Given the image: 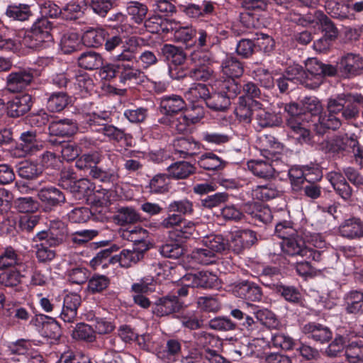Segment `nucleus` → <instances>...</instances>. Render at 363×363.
Segmentation results:
<instances>
[{"label":"nucleus","instance_id":"1","mask_svg":"<svg viewBox=\"0 0 363 363\" xmlns=\"http://www.w3.org/2000/svg\"><path fill=\"white\" fill-rule=\"evenodd\" d=\"M102 159L99 152L94 151L84 154L75 162V166L79 169H88L91 178L106 185L107 187L114 185L118 181L120 176L118 168L112 165L108 168L98 167Z\"/></svg>","mask_w":363,"mask_h":363},{"label":"nucleus","instance_id":"2","mask_svg":"<svg viewBox=\"0 0 363 363\" xmlns=\"http://www.w3.org/2000/svg\"><path fill=\"white\" fill-rule=\"evenodd\" d=\"M286 19L291 23L303 27H308L315 23L325 33L324 37L329 40H335L338 35V30L334 23L320 10L315 11L314 13L307 12L304 14L292 10L287 14Z\"/></svg>","mask_w":363,"mask_h":363},{"label":"nucleus","instance_id":"3","mask_svg":"<svg viewBox=\"0 0 363 363\" xmlns=\"http://www.w3.org/2000/svg\"><path fill=\"white\" fill-rule=\"evenodd\" d=\"M265 160H253L247 162V167L257 177L269 179L274 177V173L284 172L287 165L284 162L285 155L279 152L264 150Z\"/></svg>","mask_w":363,"mask_h":363},{"label":"nucleus","instance_id":"4","mask_svg":"<svg viewBox=\"0 0 363 363\" xmlns=\"http://www.w3.org/2000/svg\"><path fill=\"white\" fill-rule=\"evenodd\" d=\"M241 91V85L235 80L225 79L219 84L218 91L210 94L205 104L210 109L223 111L228 108L230 100L235 99Z\"/></svg>","mask_w":363,"mask_h":363},{"label":"nucleus","instance_id":"5","mask_svg":"<svg viewBox=\"0 0 363 363\" xmlns=\"http://www.w3.org/2000/svg\"><path fill=\"white\" fill-rule=\"evenodd\" d=\"M52 23L46 18L38 19L30 30L26 31L22 43L26 47L39 50L45 48L52 43Z\"/></svg>","mask_w":363,"mask_h":363},{"label":"nucleus","instance_id":"6","mask_svg":"<svg viewBox=\"0 0 363 363\" xmlns=\"http://www.w3.org/2000/svg\"><path fill=\"white\" fill-rule=\"evenodd\" d=\"M217 281L216 275L207 272L201 271L196 274L189 273L183 276L177 284L178 295H187L194 294L195 288L211 289Z\"/></svg>","mask_w":363,"mask_h":363},{"label":"nucleus","instance_id":"7","mask_svg":"<svg viewBox=\"0 0 363 363\" xmlns=\"http://www.w3.org/2000/svg\"><path fill=\"white\" fill-rule=\"evenodd\" d=\"M67 235V228L64 222L60 220H52L47 230L38 232L33 238L34 242H45L49 247L61 245Z\"/></svg>","mask_w":363,"mask_h":363},{"label":"nucleus","instance_id":"8","mask_svg":"<svg viewBox=\"0 0 363 363\" xmlns=\"http://www.w3.org/2000/svg\"><path fill=\"white\" fill-rule=\"evenodd\" d=\"M338 71L344 78L350 79L363 73V57L359 55L347 53L342 55L337 63Z\"/></svg>","mask_w":363,"mask_h":363},{"label":"nucleus","instance_id":"9","mask_svg":"<svg viewBox=\"0 0 363 363\" xmlns=\"http://www.w3.org/2000/svg\"><path fill=\"white\" fill-rule=\"evenodd\" d=\"M34 79V71L30 68H19L6 77V89L9 92L17 93L25 90Z\"/></svg>","mask_w":363,"mask_h":363},{"label":"nucleus","instance_id":"10","mask_svg":"<svg viewBox=\"0 0 363 363\" xmlns=\"http://www.w3.org/2000/svg\"><path fill=\"white\" fill-rule=\"evenodd\" d=\"M19 140L20 143L18 145L14 153L18 155V157L35 154L43 147L42 140L38 138L37 131L33 129L22 132L20 135Z\"/></svg>","mask_w":363,"mask_h":363},{"label":"nucleus","instance_id":"11","mask_svg":"<svg viewBox=\"0 0 363 363\" xmlns=\"http://www.w3.org/2000/svg\"><path fill=\"white\" fill-rule=\"evenodd\" d=\"M286 126L290 135L299 143L308 144L311 142V133L308 128L306 117H289L286 120Z\"/></svg>","mask_w":363,"mask_h":363},{"label":"nucleus","instance_id":"12","mask_svg":"<svg viewBox=\"0 0 363 363\" xmlns=\"http://www.w3.org/2000/svg\"><path fill=\"white\" fill-rule=\"evenodd\" d=\"M38 197L47 211H52L66 201L64 193L54 186L41 188Z\"/></svg>","mask_w":363,"mask_h":363},{"label":"nucleus","instance_id":"13","mask_svg":"<svg viewBox=\"0 0 363 363\" xmlns=\"http://www.w3.org/2000/svg\"><path fill=\"white\" fill-rule=\"evenodd\" d=\"M167 288H169L167 285L158 283L152 277L147 276L137 279V281L131 285L130 292L138 295L152 293L162 294L167 293Z\"/></svg>","mask_w":363,"mask_h":363},{"label":"nucleus","instance_id":"14","mask_svg":"<svg viewBox=\"0 0 363 363\" xmlns=\"http://www.w3.org/2000/svg\"><path fill=\"white\" fill-rule=\"evenodd\" d=\"M144 72L129 63H121L119 70V83L128 87L134 88L145 80Z\"/></svg>","mask_w":363,"mask_h":363},{"label":"nucleus","instance_id":"15","mask_svg":"<svg viewBox=\"0 0 363 363\" xmlns=\"http://www.w3.org/2000/svg\"><path fill=\"white\" fill-rule=\"evenodd\" d=\"M302 333L308 339L321 344L329 342L333 337L330 328L316 322H308L301 327Z\"/></svg>","mask_w":363,"mask_h":363},{"label":"nucleus","instance_id":"16","mask_svg":"<svg viewBox=\"0 0 363 363\" xmlns=\"http://www.w3.org/2000/svg\"><path fill=\"white\" fill-rule=\"evenodd\" d=\"M32 96L22 94L13 97L6 105L7 115L11 118H18L28 113L33 106Z\"/></svg>","mask_w":363,"mask_h":363},{"label":"nucleus","instance_id":"17","mask_svg":"<svg viewBox=\"0 0 363 363\" xmlns=\"http://www.w3.org/2000/svg\"><path fill=\"white\" fill-rule=\"evenodd\" d=\"M38 328H40L41 334L45 337L57 340L61 336V328L58 323L52 318L43 315H36L33 320Z\"/></svg>","mask_w":363,"mask_h":363},{"label":"nucleus","instance_id":"18","mask_svg":"<svg viewBox=\"0 0 363 363\" xmlns=\"http://www.w3.org/2000/svg\"><path fill=\"white\" fill-rule=\"evenodd\" d=\"M261 106L262 104L255 99L239 97L235 114L240 122L248 124L252 121L253 112Z\"/></svg>","mask_w":363,"mask_h":363},{"label":"nucleus","instance_id":"19","mask_svg":"<svg viewBox=\"0 0 363 363\" xmlns=\"http://www.w3.org/2000/svg\"><path fill=\"white\" fill-rule=\"evenodd\" d=\"M48 130L51 135L70 137L77 132L78 126L73 119H55L50 123Z\"/></svg>","mask_w":363,"mask_h":363},{"label":"nucleus","instance_id":"20","mask_svg":"<svg viewBox=\"0 0 363 363\" xmlns=\"http://www.w3.org/2000/svg\"><path fill=\"white\" fill-rule=\"evenodd\" d=\"M140 39L138 37L133 36L128 39L127 45H123L118 52L113 54L112 59L118 63H129L133 62H138V49L136 45L139 44Z\"/></svg>","mask_w":363,"mask_h":363},{"label":"nucleus","instance_id":"21","mask_svg":"<svg viewBox=\"0 0 363 363\" xmlns=\"http://www.w3.org/2000/svg\"><path fill=\"white\" fill-rule=\"evenodd\" d=\"M230 315L237 320V329H240L248 335H257L259 331V323L255 318L245 313L241 310L235 308Z\"/></svg>","mask_w":363,"mask_h":363},{"label":"nucleus","instance_id":"22","mask_svg":"<svg viewBox=\"0 0 363 363\" xmlns=\"http://www.w3.org/2000/svg\"><path fill=\"white\" fill-rule=\"evenodd\" d=\"M220 72L228 77L227 79L235 80L240 77L244 72L242 63L235 56L227 55L222 60L220 66Z\"/></svg>","mask_w":363,"mask_h":363},{"label":"nucleus","instance_id":"23","mask_svg":"<svg viewBox=\"0 0 363 363\" xmlns=\"http://www.w3.org/2000/svg\"><path fill=\"white\" fill-rule=\"evenodd\" d=\"M327 179L333 186L335 192L345 201L350 199L352 189L341 172H330L327 174Z\"/></svg>","mask_w":363,"mask_h":363},{"label":"nucleus","instance_id":"24","mask_svg":"<svg viewBox=\"0 0 363 363\" xmlns=\"http://www.w3.org/2000/svg\"><path fill=\"white\" fill-rule=\"evenodd\" d=\"M216 4L204 0L201 4H189L182 6V11L189 18H199L208 17L215 12Z\"/></svg>","mask_w":363,"mask_h":363},{"label":"nucleus","instance_id":"25","mask_svg":"<svg viewBox=\"0 0 363 363\" xmlns=\"http://www.w3.org/2000/svg\"><path fill=\"white\" fill-rule=\"evenodd\" d=\"M340 234L349 239L363 237V221L357 217L345 219L339 226Z\"/></svg>","mask_w":363,"mask_h":363},{"label":"nucleus","instance_id":"26","mask_svg":"<svg viewBox=\"0 0 363 363\" xmlns=\"http://www.w3.org/2000/svg\"><path fill=\"white\" fill-rule=\"evenodd\" d=\"M306 72L308 75L312 77H333L336 74L335 67L331 65L323 64L316 58L308 59L305 63Z\"/></svg>","mask_w":363,"mask_h":363},{"label":"nucleus","instance_id":"27","mask_svg":"<svg viewBox=\"0 0 363 363\" xmlns=\"http://www.w3.org/2000/svg\"><path fill=\"white\" fill-rule=\"evenodd\" d=\"M177 298L178 296L157 297L154 301L155 311L161 316L179 311L182 308V304Z\"/></svg>","mask_w":363,"mask_h":363},{"label":"nucleus","instance_id":"28","mask_svg":"<svg viewBox=\"0 0 363 363\" xmlns=\"http://www.w3.org/2000/svg\"><path fill=\"white\" fill-rule=\"evenodd\" d=\"M281 246L285 254L289 256H301L302 257H303L307 248L303 239L297 233L282 240Z\"/></svg>","mask_w":363,"mask_h":363},{"label":"nucleus","instance_id":"29","mask_svg":"<svg viewBox=\"0 0 363 363\" xmlns=\"http://www.w3.org/2000/svg\"><path fill=\"white\" fill-rule=\"evenodd\" d=\"M174 149L181 158H187L196 154L200 147L199 143L191 138L181 137L174 140Z\"/></svg>","mask_w":363,"mask_h":363},{"label":"nucleus","instance_id":"30","mask_svg":"<svg viewBox=\"0 0 363 363\" xmlns=\"http://www.w3.org/2000/svg\"><path fill=\"white\" fill-rule=\"evenodd\" d=\"M325 9L333 18L343 20L349 18L350 5L347 0H325Z\"/></svg>","mask_w":363,"mask_h":363},{"label":"nucleus","instance_id":"31","mask_svg":"<svg viewBox=\"0 0 363 363\" xmlns=\"http://www.w3.org/2000/svg\"><path fill=\"white\" fill-rule=\"evenodd\" d=\"M185 106V101L179 95L164 96L160 99V111L166 115L177 113L182 111Z\"/></svg>","mask_w":363,"mask_h":363},{"label":"nucleus","instance_id":"32","mask_svg":"<svg viewBox=\"0 0 363 363\" xmlns=\"http://www.w3.org/2000/svg\"><path fill=\"white\" fill-rule=\"evenodd\" d=\"M284 75L293 81L294 84L300 83L310 89L318 87L320 84L319 82H315L314 84L308 83V75L306 71L298 65L289 67Z\"/></svg>","mask_w":363,"mask_h":363},{"label":"nucleus","instance_id":"33","mask_svg":"<svg viewBox=\"0 0 363 363\" xmlns=\"http://www.w3.org/2000/svg\"><path fill=\"white\" fill-rule=\"evenodd\" d=\"M196 235V223L191 220L184 221L174 230L169 231V236L177 242H183Z\"/></svg>","mask_w":363,"mask_h":363},{"label":"nucleus","instance_id":"34","mask_svg":"<svg viewBox=\"0 0 363 363\" xmlns=\"http://www.w3.org/2000/svg\"><path fill=\"white\" fill-rule=\"evenodd\" d=\"M144 252L138 249L123 250L119 255L113 256L115 263L118 262L120 266L128 268L137 264L143 258Z\"/></svg>","mask_w":363,"mask_h":363},{"label":"nucleus","instance_id":"35","mask_svg":"<svg viewBox=\"0 0 363 363\" xmlns=\"http://www.w3.org/2000/svg\"><path fill=\"white\" fill-rule=\"evenodd\" d=\"M174 23L160 16H153L145 21L146 29L152 33H168L174 30Z\"/></svg>","mask_w":363,"mask_h":363},{"label":"nucleus","instance_id":"36","mask_svg":"<svg viewBox=\"0 0 363 363\" xmlns=\"http://www.w3.org/2000/svg\"><path fill=\"white\" fill-rule=\"evenodd\" d=\"M5 15L12 21H26L33 16V13L28 4H12L7 6Z\"/></svg>","mask_w":363,"mask_h":363},{"label":"nucleus","instance_id":"37","mask_svg":"<svg viewBox=\"0 0 363 363\" xmlns=\"http://www.w3.org/2000/svg\"><path fill=\"white\" fill-rule=\"evenodd\" d=\"M161 53L168 63L175 66L182 65L186 58L184 50L171 44H164L161 48Z\"/></svg>","mask_w":363,"mask_h":363},{"label":"nucleus","instance_id":"38","mask_svg":"<svg viewBox=\"0 0 363 363\" xmlns=\"http://www.w3.org/2000/svg\"><path fill=\"white\" fill-rule=\"evenodd\" d=\"M139 213L129 206L119 207L113 216V221L119 225L135 223L140 220Z\"/></svg>","mask_w":363,"mask_h":363},{"label":"nucleus","instance_id":"39","mask_svg":"<svg viewBox=\"0 0 363 363\" xmlns=\"http://www.w3.org/2000/svg\"><path fill=\"white\" fill-rule=\"evenodd\" d=\"M228 291L238 295H262L261 288L257 284L247 280L234 282L228 286Z\"/></svg>","mask_w":363,"mask_h":363},{"label":"nucleus","instance_id":"40","mask_svg":"<svg viewBox=\"0 0 363 363\" xmlns=\"http://www.w3.org/2000/svg\"><path fill=\"white\" fill-rule=\"evenodd\" d=\"M150 194H163L169 191V177L166 174L155 175L145 186Z\"/></svg>","mask_w":363,"mask_h":363},{"label":"nucleus","instance_id":"41","mask_svg":"<svg viewBox=\"0 0 363 363\" xmlns=\"http://www.w3.org/2000/svg\"><path fill=\"white\" fill-rule=\"evenodd\" d=\"M345 356L349 363H363V338L350 340L345 346Z\"/></svg>","mask_w":363,"mask_h":363},{"label":"nucleus","instance_id":"42","mask_svg":"<svg viewBox=\"0 0 363 363\" xmlns=\"http://www.w3.org/2000/svg\"><path fill=\"white\" fill-rule=\"evenodd\" d=\"M108 33L103 28H90L82 36L84 44L88 47L98 48L104 44Z\"/></svg>","mask_w":363,"mask_h":363},{"label":"nucleus","instance_id":"43","mask_svg":"<svg viewBox=\"0 0 363 363\" xmlns=\"http://www.w3.org/2000/svg\"><path fill=\"white\" fill-rule=\"evenodd\" d=\"M169 178L184 179L195 172V167L187 162H177L167 167Z\"/></svg>","mask_w":363,"mask_h":363},{"label":"nucleus","instance_id":"44","mask_svg":"<svg viewBox=\"0 0 363 363\" xmlns=\"http://www.w3.org/2000/svg\"><path fill=\"white\" fill-rule=\"evenodd\" d=\"M78 65L85 69H96L103 65V58L100 54L94 51L82 52L78 57Z\"/></svg>","mask_w":363,"mask_h":363},{"label":"nucleus","instance_id":"45","mask_svg":"<svg viewBox=\"0 0 363 363\" xmlns=\"http://www.w3.org/2000/svg\"><path fill=\"white\" fill-rule=\"evenodd\" d=\"M167 211L174 212L184 218L185 216H191L194 214V203L186 198L174 200L168 204Z\"/></svg>","mask_w":363,"mask_h":363},{"label":"nucleus","instance_id":"46","mask_svg":"<svg viewBox=\"0 0 363 363\" xmlns=\"http://www.w3.org/2000/svg\"><path fill=\"white\" fill-rule=\"evenodd\" d=\"M198 164L201 168L208 171H217L223 169L226 162L213 152L203 154L198 160Z\"/></svg>","mask_w":363,"mask_h":363},{"label":"nucleus","instance_id":"47","mask_svg":"<svg viewBox=\"0 0 363 363\" xmlns=\"http://www.w3.org/2000/svg\"><path fill=\"white\" fill-rule=\"evenodd\" d=\"M255 120L261 128L279 126L282 123V118L279 114L272 113L259 108H256Z\"/></svg>","mask_w":363,"mask_h":363},{"label":"nucleus","instance_id":"48","mask_svg":"<svg viewBox=\"0 0 363 363\" xmlns=\"http://www.w3.org/2000/svg\"><path fill=\"white\" fill-rule=\"evenodd\" d=\"M203 247L210 249L216 255L228 249V242L221 235H209L201 240Z\"/></svg>","mask_w":363,"mask_h":363},{"label":"nucleus","instance_id":"49","mask_svg":"<svg viewBox=\"0 0 363 363\" xmlns=\"http://www.w3.org/2000/svg\"><path fill=\"white\" fill-rule=\"evenodd\" d=\"M191 257L196 263L202 265L215 264L218 259V255H216L210 249L203 246V247L194 249L191 252Z\"/></svg>","mask_w":363,"mask_h":363},{"label":"nucleus","instance_id":"50","mask_svg":"<svg viewBox=\"0 0 363 363\" xmlns=\"http://www.w3.org/2000/svg\"><path fill=\"white\" fill-rule=\"evenodd\" d=\"M279 191L274 184L269 183L265 185L257 186L252 190V196L254 199L260 201H269L277 197Z\"/></svg>","mask_w":363,"mask_h":363},{"label":"nucleus","instance_id":"51","mask_svg":"<svg viewBox=\"0 0 363 363\" xmlns=\"http://www.w3.org/2000/svg\"><path fill=\"white\" fill-rule=\"evenodd\" d=\"M209 90L207 86L204 84H195L191 86L184 94L186 99L194 104L206 102V98L208 95Z\"/></svg>","mask_w":363,"mask_h":363},{"label":"nucleus","instance_id":"52","mask_svg":"<svg viewBox=\"0 0 363 363\" xmlns=\"http://www.w3.org/2000/svg\"><path fill=\"white\" fill-rule=\"evenodd\" d=\"M69 104V96L64 91L52 93L47 101V108L51 112H60Z\"/></svg>","mask_w":363,"mask_h":363},{"label":"nucleus","instance_id":"53","mask_svg":"<svg viewBox=\"0 0 363 363\" xmlns=\"http://www.w3.org/2000/svg\"><path fill=\"white\" fill-rule=\"evenodd\" d=\"M257 235L253 230L249 229L240 230L236 233L235 241L239 242L240 245L233 249L239 253L242 248L250 247L257 242Z\"/></svg>","mask_w":363,"mask_h":363},{"label":"nucleus","instance_id":"54","mask_svg":"<svg viewBox=\"0 0 363 363\" xmlns=\"http://www.w3.org/2000/svg\"><path fill=\"white\" fill-rule=\"evenodd\" d=\"M72 336L74 339L88 342H92L96 340L95 331L92 325L84 323H79L76 325L72 332Z\"/></svg>","mask_w":363,"mask_h":363},{"label":"nucleus","instance_id":"55","mask_svg":"<svg viewBox=\"0 0 363 363\" xmlns=\"http://www.w3.org/2000/svg\"><path fill=\"white\" fill-rule=\"evenodd\" d=\"M253 307L255 321L258 322L260 325H264L267 328H276L278 325V321L275 317V315L270 311L264 309H257V307H255L253 305H250Z\"/></svg>","mask_w":363,"mask_h":363},{"label":"nucleus","instance_id":"56","mask_svg":"<svg viewBox=\"0 0 363 363\" xmlns=\"http://www.w3.org/2000/svg\"><path fill=\"white\" fill-rule=\"evenodd\" d=\"M96 132L102 133L107 137L110 141L119 143L126 140L129 134L125 132L124 129L118 128L113 125L107 124L101 128H95Z\"/></svg>","mask_w":363,"mask_h":363},{"label":"nucleus","instance_id":"57","mask_svg":"<svg viewBox=\"0 0 363 363\" xmlns=\"http://www.w3.org/2000/svg\"><path fill=\"white\" fill-rule=\"evenodd\" d=\"M80 43L77 33L67 32L62 35L60 40V48L65 54H70L77 50Z\"/></svg>","mask_w":363,"mask_h":363},{"label":"nucleus","instance_id":"58","mask_svg":"<svg viewBox=\"0 0 363 363\" xmlns=\"http://www.w3.org/2000/svg\"><path fill=\"white\" fill-rule=\"evenodd\" d=\"M303 115L306 117V113L311 116H319L322 113L323 106L320 101L315 96H306L301 101Z\"/></svg>","mask_w":363,"mask_h":363},{"label":"nucleus","instance_id":"59","mask_svg":"<svg viewBox=\"0 0 363 363\" xmlns=\"http://www.w3.org/2000/svg\"><path fill=\"white\" fill-rule=\"evenodd\" d=\"M17 172L21 178L33 179L41 174L42 170L36 163L25 161L20 163Z\"/></svg>","mask_w":363,"mask_h":363},{"label":"nucleus","instance_id":"60","mask_svg":"<svg viewBox=\"0 0 363 363\" xmlns=\"http://www.w3.org/2000/svg\"><path fill=\"white\" fill-rule=\"evenodd\" d=\"M189 61L194 66H208L214 62L213 55L206 50H196L193 51L189 56Z\"/></svg>","mask_w":363,"mask_h":363},{"label":"nucleus","instance_id":"61","mask_svg":"<svg viewBox=\"0 0 363 363\" xmlns=\"http://www.w3.org/2000/svg\"><path fill=\"white\" fill-rule=\"evenodd\" d=\"M127 12L135 23L140 24L146 16L147 8L145 4L140 2L130 1L127 6Z\"/></svg>","mask_w":363,"mask_h":363},{"label":"nucleus","instance_id":"62","mask_svg":"<svg viewBox=\"0 0 363 363\" xmlns=\"http://www.w3.org/2000/svg\"><path fill=\"white\" fill-rule=\"evenodd\" d=\"M349 138H347L345 140V139L342 138H334L325 142L324 149L326 152L333 155L343 154L345 151H347V148L349 147Z\"/></svg>","mask_w":363,"mask_h":363},{"label":"nucleus","instance_id":"63","mask_svg":"<svg viewBox=\"0 0 363 363\" xmlns=\"http://www.w3.org/2000/svg\"><path fill=\"white\" fill-rule=\"evenodd\" d=\"M196 36V30L193 27H181L174 33V39L177 43L192 45L194 38Z\"/></svg>","mask_w":363,"mask_h":363},{"label":"nucleus","instance_id":"64","mask_svg":"<svg viewBox=\"0 0 363 363\" xmlns=\"http://www.w3.org/2000/svg\"><path fill=\"white\" fill-rule=\"evenodd\" d=\"M14 205L18 211L23 213H34L39 207L38 202L30 196L18 198Z\"/></svg>","mask_w":363,"mask_h":363}]
</instances>
